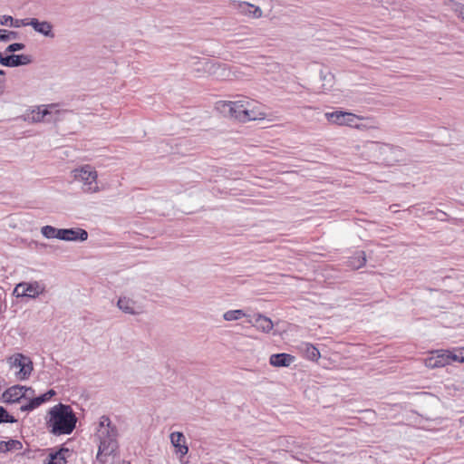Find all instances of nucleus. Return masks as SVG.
<instances>
[{
  "label": "nucleus",
  "mask_w": 464,
  "mask_h": 464,
  "mask_svg": "<svg viewBox=\"0 0 464 464\" xmlns=\"http://www.w3.org/2000/svg\"><path fill=\"white\" fill-rule=\"evenodd\" d=\"M217 109L226 117L233 118L241 122L264 120L266 113L259 102L244 98L238 101H220Z\"/></svg>",
  "instance_id": "obj_1"
},
{
  "label": "nucleus",
  "mask_w": 464,
  "mask_h": 464,
  "mask_svg": "<svg viewBox=\"0 0 464 464\" xmlns=\"http://www.w3.org/2000/svg\"><path fill=\"white\" fill-rule=\"evenodd\" d=\"M77 418L69 405L59 403L48 411L46 426L53 435L71 434L75 429Z\"/></svg>",
  "instance_id": "obj_2"
},
{
  "label": "nucleus",
  "mask_w": 464,
  "mask_h": 464,
  "mask_svg": "<svg viewBox=\"0 0 464 464\" xmlns=\"http://www.w3.org/2000/svg\"><path fill=\"white\" fill-rule=\"evenodd\" d=\"M118 430L108 416L100 418L99 426L96 431V439L99 441L96 459L104 463L107 457L114 454L119 447Z\"/></svg>",
  "instance_id": "obj_3"
},
{
  "label": "nucleus",
  "mask_w": 464,
  "mask_h": 464,
  "mask_svg": "<svg viewBox=\"0 0 464 464\" xmlns=\"http://www.w3.org/2000/svg\"><path fill=\"white\" fill-rule=\"evenodd\" d=\"M73 178L75 180L82 184V190L86 193H96L100 191L98 186V173L95 169L91 165H84L73 171Z\"/></svg>",
  "instance_id": "obj_4"
},
{
  "label": "nucleus",
  "mask_w": 464,
  "mask_h": 464,
  "mask_svg": "<svg viewBox=\"0 0 464 464\" xmlns=\"http://www.w3.org/2000/svg\"><path fill=\"white\" fill-rule=\"evenodd\" d=\"M8 362L11 368L18 369L16 377L19 380L23 381L29 378L34 369L33 362L29 357L22 353H15L8 359Z\"/></svg>",
  "instance_id": "obj_5"
},
{
  "label": "nucleus",
  "mask_w": 464,
  "mask_h": 464,
  "mask_svg": "<svg viewBox=\"0 0 464 464\" xmlns=\"http://www.w3.org/2000/svg\"><path fill=\"white\" fill-rule=\"evenodd\" d=\"M325 118L329 122L336 125L355 127L358 129L361 128L360 125H358L356 122L358 120H361L362 118L352 112L343 111L326 112Z\"/></svg>",
  "instance_id": "obj_6"
},
{
  "label": "nucleus",
  "mask_w": 464,
  "mask_h": 464,
  "mask_svg": "<svg viewBox=\"0 0 464 464\" xmlns=\"http://www.w3.org/2000/svg\"><path fill=\"white\" fill-rule=\"evenodd\" d=\"M34 391L30 387L14 385L8 388L2 395L3 401L5 403H15L20 401L22 398L28 395H33Z\"/></svg>",
  "instance_id": "obj_7"
},
{
  "label": "nucleus",
  "mask_w": 464,
  "mask_h": 464,
  "mask_svg": "<svg viewBox=\"0 0 464 464\" xmlns=\"http://www.w3.org/2000/svg\"><path fill=\"white\" fill-rule=\"evenodd\" d=\"M20 24L26 26L30 25L34 28V31H36L39 34H44V36L53 38L54 34L53 33V25L51 23L47 21H39L36 18L32 19H24L20 22L18 20L15 21V27H19Z\"/></svg>",
  "instance_id": "obj_8"
},
{
  "label": "nucleus",
  "mask_w": 464,
  "mask_h": 464,
  "mask_svg": "<svg viewBox=\"0 0 464 464\" xmlns=\"http://www.w3.org/2000/svg\"><path fill=\"white\" fill-rule=\"evenodd\" d=\"M452 362L451 351L439 350L432 352L431 356L425 360V365L428 368H440L450 364Z\"/></svg>",
  "instance_id": "obj_9"
},
{
  "label": "nucleus",
  "mask_w": 464,
  "mask_h": 464,
  "mask_svg": "<svg viewBox=\"0 0 464 464\" xmlns=\"http://www.w3.org/2000/svg\"><path fill=\"white\" fill-rule=\"evenodd\" d=\"M32 63V57L27 54H10L3 56L0 53V63L6 67H17L26 65Z\"/></svg>",
  "instance_id": "obj_10"
},
{
  "label": "nucleus",
  "mask_w": 464,
  "mask_h": 464,
  "mask_svg": "<svg viewBox=\"0 0 464 464\" xmlns=\"http://www.w3.org/2000/svg\"><path fill=\"white\" fill-rule=\"evenodd\" d=\"M194 65V72H196L198 76L204 74H217L218 70L220 68V64L215 63L208 59L198 60Z\"/></svg>",
  "instance_id": "obj_11"
},
{
  "label": "nucleus",
  "mask_w": 464,
  "mask_h": 464,
  "mask_svg": "<svg viewBox=\"0 0 464 464\" xmlns=\"http://www.w3.org/2000/svg\"><path fill=\"white\" fill-rule=\"evenodd\" d=\"M170 442L176 449V454H179L180 458L184 457L188 452V447L186 443V438L182 432L174 431L169 436Z\"/></svg>",
  "instance_id": "obj_12"
},
{
  "label": "nucleus",
  "mask_w": 464,
  "mask_h": 464,
  "mask_svg": "<svg viewBox=\"0 0 464 464\" xmlns=\"http://www.w3.org/2000/svg\"><path fill=\"white\" fill-rule=\"evenodd\" d=\"M247 322L263 333H270L274 327L272 320L261 314L255 315L254 320L248 319Z\"/></svg>",
  "instance_id": "obj_13"
},
{
  "label": "nucleus",
  "mask_w": 464,
  "mask_h": 464,
  "mask_svg": "<svg viewBox=\"0 0 464 464\" xmlns=\"http://www.w3.org/2000/svg\"><path fill=\"white\" fill-rule=\"evenodd\" d=\"M55 395V392L53 390H49L45 393L33 398L29 401L28 403L21 406L22 411H31L37 407H39L41 404L48 401L53 396Z\"/></svg>",
  "instance_id": "obj_14"
},
{
  "label": "nucleus",
  "mask_w": 464,
  "mask_h": 464,
  "mask_svg": "<svg viewBox=\"0 0 464 464\" xmlns=\"http://www.w3.org/2000/svg\"><path fill=\"white\" fill-rule=\"evenodd\" d=\"M55 104H50V105H43L40 107H37L36 109H34L29 116V120L32 122H41L44 121L45 117L49 114H51V110L55 108Z\"/></svg>",
  "instance_id": "obj_15"
},
{
  "label": "nucleus",
  "mask_w": 464,
  "mask_h": 464,
  "mask_svg": "<svg viewBox=\"0 0 464 464\" xmlns=\"http://www.w3.org/2000/svg\"><path fill=\"white\" fill-rule=\"evenodd\" d=\"M20 287H25L26 290V297L36 298L40 295H42L45 288L44 285H41L39 282L34 281L31 283L23 282L20 283Z\"/></svg>",
  "instance_id": "obj_16"
},
{
  "label": "nucleus",
  "mask_w": 464,
  "mask_h": 464,
  "mask_svg": "<svg viewBox=\"0 0 464 464\" xmlns=\"http://www.w3.org/2000/svg\"><path fill=\"white\" fill-rule=\"evenodd\" d=\"M295 361V357L288 353L272 354L269 359L271 365L275 367H287Z\"/></svg>",
  "instance_id": "obj_17"
},
{
  "label": "nucleus",
  "mask_w": 464,
  "mask_h": 464,
  "mask_svg": "<svg viewBox=\"0 0 464 464\" xmlns=\"http://www.w3.org/2000/svg\"><path fill=\"white\" fill-rule=\"evenodd\" d=\"M299 352L310 361H317L320 358L319 350L309 343H301L298 345Z\"/></svg>",
  "instance_id": "obj_18"
},
{
  "label": "nucleus",
  "mask_w": 464,
  "mask_h": 464,
  "mask_svg": "<svg viewBox=\"0 0 464 464\" xmlns=\"http://www.w3.org/2000/svg\"><path fill=\"white\" fill-rule=\"evenodd\" d=\"M88 238V233L85 229L75 227L66 228V241H85Z\"/></svg>",
  "instance_id": "obj_19"
},
{
  "label": "nucleus",
  "mask_w": 464,
  "mask_h": 464,
  "mask_svg": "<svg viewBox=\"0 0 464 464\" xmlns=\"http://www.w3.org/2000/svg\"><path fill=\"white\" fill-rule=\"evenodd\" d=\"M117 306L125 314H138L139 312L135 309V301L128 297H120L117 302Z\"/></svg>",
  "instance_id": "obj_20"
},
{
  "label": "nucleus",
  "mask_w": 464,
  "mask_h": 464,
  "mask_svg": "<svg viewBox=\"0 0 464 464\" xmlns=\"http://www.w3.org/2000/svg\"><path fill=\"white\" fill-rule=\"evenodd\" d=\"M69 454V450L62 448L55 452H51L48 456L49 459L46 464H66L67 455Z\"/></svg>",
  "instance_id": "obj_21"
},
{
  "label": "nucleus",
  "mask_w": 464,
  "mask_h": 464,
  "mask_svg": "<svg viewBox=\"0 0 464 464\" xmlns=\"http://www.w3.org/2000/svg\"><path fill=\"white\" fill-rule=\"evenodd\" d=\"M445 5L464 21V5L455 0H446Z\"/></svg>",
  "instance_id": "obj_22"
},
{
  "label": "nucleus",
  "mask_w": 464,
  "mask_h": 464,
  "mask_svg": "<svg viewBox=\"0 0 464 464\" xmlns=\"http://www.w3.org/2000/svg\"><path fill=\"white\" fill-rule=\"evenodd\" d=\"M366 263V255L363 251L357 252L354 256L350 260V266L353 269H358L363 266Z\"/></svg>",
  "instance_id": "obj_23"
},
{
  "label": "nucleus",
  "mask_w": 464,
  "mask_h": 464,
  "mask_svg": "<svg viewBox=\"0 0 464 464\" xmlns=\"http://www.w3.org/2000/svg\"><path fill=\"white\" fill-rule=\"evenodd\" d=\"M246 316V313L241 309L229 310L223 314L224 320L228 322L237 321Z\"/></svg>",
  "instance_id": "obj_24"
},
{
  "label": "nucleus",
  "mask_w": 464,
  "mask_h": 464,
  "mask_svg": "<svg viewBox=\"0 0 464 464\" xmlns=\"http://www.w3.org/2000/svg\"><path fill=\"white\" fill-rule=\"evenodd\" d=\"M371 144L375 146L379 150L381 154H386L388 152H394L395 150H399V148L387 143H379L372 141Z\"/></svg>",
  "instance_id": "obj_25"
},
{
  "label": "nucleus",
  "mask_w": 464,
  "mask_h": 464,
  "mask_svg": "<svg viewBox=\"0 0 464 464\" xmlns=\"http://www.w3.org/2000/svg\"><path fill=\"white\" fill-rule=\"evenodd\" d=\"M280 445L285 448V450H294L295 448L298 447L295 439L289 438H282L280 439Z\"/></svg>",
  "instance_id": "obj_26"
},
{
  "label": "nucleus",
  "mask_w": 464,
  "mask_h": 464,
  "mask_svg": "<svg viewBox=\"0 0 464 464\" xmlns=\"http://www.w3.org/2000/svg\"><path fill=\"white\" fill-rule=\"evenodd\" d=\"M57 228L53 226H44L41 228L42 235L46 238H56Z\"/></svg>",
  "instance_id": "obj_27"
},
{
  "label": "nucleus",
  "mask_w": 464,
  "mask_h": 464,
  "mask_svg": "<svg viewBox=\"0 0 464 464\" xmlns=\"http://www.w3.org/2000/svg\"><path fill=\"white\" fill-rule=\"evenodd\" d=\"M14 423L16 422V420L10 415L7 411L0 406V423Z\"/></svg>",
  "instance_id": "obj_28"
},
{
  "label": "nucleus",
  "mask_w": 464,
  "mask_h": 464,
  "mask_svg": "<svg viewBox=\"0 0 464 464\" xmlns=\"http://www.w3.org/2000/svg\"><path fill=\"white\" fill-rule=\"evenodd\" d=\"M16 445H20V442L18 440H11L9 441H0V450L8 451L11 449L14 448Z\"/></svg>",
  "instance_id": "obj_29"
},
{
  "label": "nucleus",
  "mask_w": 464,
  "mask_h": 464,
  "mask_svg": "<svg viewBox=\"0 0 464 464\" xmlns=\"http://www.w3.org/2000/svg\"><path fill=\"white\" fill-rule=\"evenodd\" d=\"M452 362H464V348L451 352Z\"/></svg>",
  "instance_id": "obj_30"
},
{
  "label": "nucleus",
  "mask_w": 464,
  "mask_h": 464,
  "mask_svg": "<svg viewBox=\"0 0 464 464\" xmlns=\"http://www.w3.org/2000/svg\"><path fill=\"white\" fill-rule=\"evenodd\" d=\"M2 31L0 30V33ZM4 34H0V41L1 42H8L12 39H15L17 37V33L16 32H14V31H10V32H7L6 31H3Z\"/></svg>",
  "instance_id": "obj_31"
},
{
  "label": "nucleus",
  "mask_w": 464,
  "mask_h": 464,
  "mask_svg": "<svg viewBox=\"0 0 464 464\" xmlns=\"http://www.w3.org/2000/svg\"><path fill=\"white\" fill-rule=\"evenodd\" d=\"M24 48H25V45L24 44H22V43H14V44H9L6 47L5 52L13 53L14 52L24 50Z\"/></svg>",
  "instance_id": "obj_32"
},
{
  "label": "nucleus",
  "mask_w": 464,
  "mask_h": 464,
  "mask_svg": "<svg viewBox=\"0 0 464 464\" xmlns=\"http://www.w3.org/2000/svg\"><path fill=\"white\" fill-rule=\"evenodd\" d=\"M14 18L10 15H1L0 16V24L1 25H13Z\"/></svg>",
  "instance_id": "obj_33"
},
{
  "label": "nucleus",
  "mask_w": 464,
  "mask_h": 464,
  "mask_svg": "<svg viewBox=\"0 0 464 464\" xmlns=\"http://www.w3.org/2000/svg\"><path fill=\"white\" fill-rule=\"evenodd\" d=\"M14 293L16 295V296H23V297H26V290H25V287H20V284H18L15 288H14Z\"/></svg>",
  "instance_id": "obj_34"
},
{
  "label": "nucleus",
  "mask_w": 464,
  "mask_h": 464,
  "mask_svg": "<svg viewBox=\"0 0 464 464\" xmlns=\"http://www.w3.org/2000/svg\"><path fill=\"white\" fill-rule=\"evenodd\" d=\"M248 8H253V11H249L252 13L253 17L258 18L262 15V10L259 7H256L252 5H247Z\"/></svg>",
  "instance_id": "obj_35"
},
{
  "label": "nucleus",
  "mask_w": 464,
  "mask_h": 464,
  "mask_svg": "<svg viewBox=\"0 0 464 464\" xmlns=\"http://www.w3.org/2000/svg\"><path fill=\"white\" fill-rule=\"evenodd\" d=\"M56 238L66 241V228H57Z\"/></svg>",
  "instance_id": "obj_36"
},
{
  "label": "nucleus",
  "mask_w": 464,
  "mask_h": 464,
  "mask_svg": "<svg viewBox=\"0 0 464 464\" xmlns=\"http://www.w3.org/2000/svg\"><path fill=\"white\" fill-rule=\"evenodd\" d=\"M322 79L324 81H327L330 83V86H332V82L334 80V75L331 72L327 73L326 75L322 76Z\"/></svg>",
  "instance_id": "obj_37"
},
{
  "label": "nucleus",
  "mask_w": 464,
  "mask_h": 464,
  "mask_svg": "<svg viewBox=\"0 0 464 464\" xmlns=\"http://www.w3.org/2000/svg\"><path fill=\"white\" fill-rule=\"evenodd\" d=\"M5 82L4 80L0 81V97L5 93Z\"/></svg>",
  "instance_id": "obj_38"
},
{
  "label": "nucleus",
  "mask_w": 464,
  "mask_h": 464,
  "mask_svg": "<svg viewBox=\"0 0 464 464\" xmlns=\"http://www.w3.org/2000/svg\"><path fill=\"white\" fill-rule=\"evenodd\" d=\"M5 72L3 70H0V75H4Z\"/></svg>",
  "instance_id": "obj_39"
}]
</instances>
